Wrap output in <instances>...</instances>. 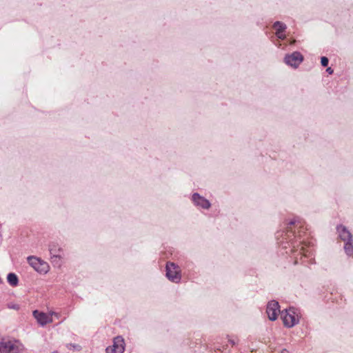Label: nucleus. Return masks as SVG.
<instances>
[{
  "mask_svg": "<svg viewBox=\"0 0 353 353\" xmlns=\"http://www.w3.org/2000/svg\"><path fill=\"white\" fill-rule=\"evenodd\" d=\"M34 317L37 319L38 323L41 326L46 325L47 323L52 322V318L44 312H40L38 310L33 312Z\"/></svg>",
  "mask_w": 353,
  "mask_h": 353,
  "instance_id": "nucleus-9",
  "label": "nucleus"
},
{
  "mask_svg": "<svg viewBox=\"0 0 353 353\" xmlns=\"http://www.w3.org/2000/svg\"><path fill=\"white\" fill-rule=\"evenodd\" d=\"M296 222V220H293V221H291L290 223H289V225H294L295 224Z\"/></svg>",
  "mask_w": 353,
  "mask_h": 353,
  "instance_id": "nucleus-18",
  "label": "nucleus"
},
{
  "mask_svg": "<svg viewBox=\"0 0 353 353\" xmlns=\"http://www.w3.org/2000/svg\"><path fill=\"white\" fill-rule=\"evenodd\" d=\"M166 276L171 281L179 283L181 280L179 266L174 263H168L166 265Z\"/></svg>",
  "mask_w": 353,
  "mask_h": 353,
  "instance_id": "nucleus-5",
  "label": "nucleus"
},
{
  "mask_svg": "<svg viewBox=\"0 0 353 353\" xmlns=\"http://www.w3.org/2000/svg\"><path fill=\"white\" fill-rule=\"evenodd\" d=\"M266 312L270 320H276L278 314L280 313V306L279 303L275 301H270L267 305Z\"/></svg>",
  "mask_w": 353,
  "mask_h": 353,
  "instance_id": "nucleus-8",
  "label": "nucleus"
},
{
  "mask_svg": "<svg viewBox=\"0 0 353 353\" xmlns=\"http://www.w3.org/2000/svg\"><path fill=\"white\" fill-rule=\"evenodd\" d=\"M328 62H329V60L327 57H321V63L323 66H324V67L327 66Z\"/></svg>",
  "mask_w": 353,
  "mask_h": 353,
  "instance_id": "nucleus-15",
  "label": "nucleus"
},
{
  "mask_svg": "<svg viewBox=\"0 0 353 353\" xmlns=\"http://www.w3.org/2000/svg\"><path fill=\"white\" fill-rule=\"evenodd\" d=\"M281 353H289V352H288V351H287V350H283V351L281 352Z\"/></svg>",
  "mask_w": 353,
  "mask_h": 353,
  "instance_id": "nucleus-19",
  "label": "nucleus"
},
{
  "mask_svg": "<svg viewBox=\"0 0 353 353\" xmlns=\"http://www.w3.org/2000/svg\"><path fill=\"white\" fill-rule=\"evenodd\" d=\"M49 251L53 258H60L59 253L62 251L57 244L52 243L49 246Z\"/></svg>",
  "mask_w": 353,
  "mask_h": 353,
  "instance_id": "nucleus-12",
  "label": "nucleus"
},
{
  "mask_svg": "<svg viewBox=\"0 0 353 353\" xmlns=\"http://www.w3.org/2000/svg\"><path fill=\"white\" fill-rule=\"evenodd\" d=\"M281 315L283 324L288 327H292L299 323V315L294 308L281 312Z\"/></svg>",
  "mask_w": 353,
  "mask_h": 353,
  "instance_id": "nucleus-2",
  "label": "nucleus"
},
{
  "mask_svg": "<svg viewBox=\"0 0 353 353\" xmlns=\"http://www.w3.org/2000/svg\"><path fill=\"white\" fill-rule=\"evenodd\" d=\"M192 200L195 205L200 206L204 209H208L210 207V203L209 201L201 196L197 193H194L192 195Z\"/></svg>",
  "mask_w": 353,
  "mask_h": 353,
  "instance_id": "nucleus-10",
  "label": "nucleus"
},
{
  "mask_svg": "<svg viewBox=\"0 0 353 353\" xmlns=\"http://www.w3.org/2000/svg\"><path fill=\"white\" fill-rule=\"evenodd\" d=\"M52 353H60V352H59L58 351H54Z\"/></svg>",
  "mask_w": 353,
  "mask_h": 353,
  "instance_id": "nucleus-20",
  "label": "nucleus"
},
{
  "mask_svg": "<svg viewBox=\"0 0 353 353\" xmlns=\"http://www.w3.org/2000/svg\"><path fill=\"white\" fill-rule=\"evenodd\" d=\"M125 350L124 339L121 336L114 339L113 344L106 348L107 353H123Z\"/></svg>",
  "mask_w": 353,
  "mask_h": 353,
  "instance_id": "nucleus-6",
  "label": "nucleus"
},
{
  "mask_svg": "<svg viewBox=\"0 0 353 353\" xmlns=\"http://www.w3.org/2000/svg\"><path fill=\"white\" fill-rule=\"evenodd\" d=\"M48 315H50L51 317H52V315H54V316H56L57 317H58V316H59V314H58L57 313L54 312H52L50 313Z\"/></svg>",
  "mask_w": 353,
  "mask_h": 353,
  "instance_id": "nucleus-17",
  "label": "nucleus"
},
{
  "mask_svg": "<svg viewBox=\"0 0 353 353\" xmlns=\"http://www.w3.org/2000/svg\"><path fill=\"white\" fill-rule=\"evenodd\" d=\"M7 280L12 286H17L19 282L17 276L14 273H9L7 276Z\"/></svg>",
  "mask_w": 353,
  "mask_h": 353,
  "instance_id": "nucleus-13",
  "label": "nucleus"
},
{
  "mask_svg": "<svg viewBox=\"0 0 353 353\" xmlns=\"http://www.w3.org/2000/svg\"><path fill=\"white\" fill-rule=\"evenodd\" d=\"M303 60V57L299 52H294L292 54L285 57V63L294 68H296Z\"/></svg>",
  "mask_w": 353,
  "mask_h": 353,
  "instance_id": "nucleus-7",
  "label": "nucleus"
},
{
  "mask_svg": "<svg viewBox=\"0 0 353 353\" xmlns=\"http://www.w3.org/2000/svg\"><path fill=\"white\" fill-rule=\"evenodd\" d=\"M336 230L340 239L345 243V252L348 256L352 255L353 253V237L351 232L347 230V228L345 226L343 225H338L336 227Z\"/></svg>",
  "mask_w": 353,
  "mask_h": 353,
  "instance_id": "nucleus-1",
  "label": "nucleus"
},
{
  "mask_svg": "<svg viewBox=\"0 0 353 353\" xmlns=\"http://www.w3.org/2000/svg\"><path fill=\"white\" fill-rule=\"evenodd\" d=\"M273 27L276 30V37L280 39H284L285 38V35L283 34V32L287 28L285 24L280 21H276L274 23Z\"/></svg>",
  "mask_w": 353,
  "mask_h": 353,
  "instance_id": "nucleus-11",
  "label": "nucleus"
},
{
  "mask_svg": "<svg viewBox=\"0 0 353 353\" xmlns=\"http://www.w3.org/2000/svg\"><path fill=\"white\" fill-rule=\"evenodd\" d=\"M28 263L38 272L47 273L49 270V265L47 263L41 261L40 259L35 256L28 257Z\"/></svg>",
  "mask_w": 353,
  "mask_h": 353,
  "instance_id": "nucleus-4",
  "label": "nucleus"
},
{
  "mask_svg": "<svg viewBox=\"0 0 353 353\" xmlns=\"http://www.w3.org/2000/svg\"><path fill=\"white\" fill-rule=\"evenodd\" d=\"M326 71L329 73V74H332L333 73V70L331 68H327Z\"/></svg>",
  "mask_w": 353,
  "mask_h": 353,
  "instance_id": "nucleus-16",
  "label": "nucleus"
},
{
  "mask_svg": "<svg viewBox=\"0 0 353 353\" xmlns=\"http://www.w3.org/2000/svg\"><path fill=\"white\" fill-rule=\"evenodd\" d=\"M66 347L68 350H72V349L77 350H80V346L79 345H75V344H72V343H68V344H66Z\"/></svg>",
  "mask_w": 353,
  "mask_h": 353,
  "instance_id": "nucleus-14",
  "label": "nucleus"
},
{
  "mask_svg": "<svg viewBox=\"0 0 353 353\" xmlns=\"http://www.w3.org/2000/svg\"><path fill=\"white\" fill-rule=\"evenodd\" d=\"M23 350V346L19 341H0V353H18Z\"/></svg>",
  "mask_w": 353,
  "mask_h": 353,
  "instance_id": "nucleus-3",
  "label": "nucleus"
}]
</instances>
